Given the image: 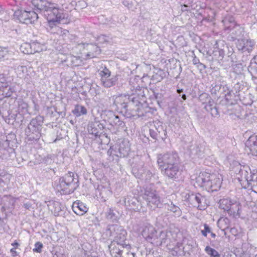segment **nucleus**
Here are the masks:
<instances>
[{
    "mask_svg": "<svg viewBox=\"0 0 257 257\" xmlns=\"http://www.w3.org/2000/svg\"><path fill=\"white\" fill-rule=\"evenodd\" d=\"M211 228L207 224H204V229L201 230V232L204 236H207V233H210Z\"/></svg>",
    "mask_w": 257,
    "mask_h": 257,
    "instance_id": "obj_48",
    "label": "nucleus"
},
{
    "mask_svg": "<svg viewBox=\"0 0 257 257\" xmlns=\"http://www.w3.org/2000/svg\"><path fill=\"white\" fill-rule=\"evenodd\" d=\"M84 47L83 53L88 58H92L96 57L100 53V49L99 47L92 44H82L79 45Z\"/></svg>",
    "mask_w": 257,
    "mask_h": 257,
    "instance_id": "obj_15",
    "label": "nucleus"
},
{
    "mask_svg": "<svg viewBox=\"0 0 257 257\" xmlns=\"http://www.w3.org/2000/svg\"><path fill=\"white\" fill-rule=\"evenodd\" d=\"M12 178V175L8 173L4 174L0 177V185L4 186L5 185L9 184Z\"/></svg>",
    "mask_w": 257,
    "mask_h": 257,
    "instance_id": "obj_35",
    "label": "nucleus"
},
{
    "mask_svg": "<svg viewBox=\"0 0 257 257\" xmlns=\"http://www.w3.org/2000/svg\"><path fill=\"white\" fill-rule=\"evenodd\" d=\"M112 120L113 122L116 125L123 127L125 125L124 122L120 119L118 115H114Z\"/></svg>",
    "mask_w": 257,
    "mask_h": 257,
    "instance_id": "obj_43",
    "label": "nucleus"
},
{
    "mask_svg": "<svg viewBox=\"0 0 257 257\" xmlns=\"http://www.w3.org/2000/svg\"><path fill=\"white\" fill-rule=\"evenodd\" d=\"M181 97H182V98L184 100H186V95H185V94H183V95H182Z\"/></svg>",
    "mask_w": 257,
    "mask_h": 257,
    "instance_id": "obj_63",
    "label": "nucleus"
},
{
    "mask_svg": "<svg viewBox=\"0 0 257 257\" xmlns=\"http://www.w3.org/2000/svg\"><path fill=\"white\" fill-rule=\"evenodd\" d=\"M12 245L15 246V247H17L19 246V244L17 242V241H15V242L13 243Z\"/></svg>",
    "mask_w": 257,
    "mask_h": 257,
    "instance_id": "obj_59",
    "label": "nucleus"
},
{
    "mask_svg": "<svg viewBox=\"0 0 257 257\" xmlns=\"http://www.w3.org/2000/svg\"><path fill=\"white\" fill-rule=\"evenodd\" d=\"M143 197L147 202L148 206L152 210L161 207L162 205L160 197L156 191L151 188H146Z\"/></svg>",
    "mask_w": 257,
    "mask_h": 257,
    "instance_id": "obj_4",
    "label": "nucleus"
},
{
    "mask_svg": "<svg viewBox=\"0 0 257 257\" xmlns=\"http://www.w3.org/2000/svg\"><path fill=\"white\" fill-rule=\"evenodd\" d=\"M229 220L227 218H221L217 221L218 226L223 231L229 227Z\"/></svg>",
    "mask_w": 257,
    "mask_h": 257,
    "instance_id": "obj_31",
    "label": "nucleus"
},
{
    "mask_svg": "<svg viewBox=\"0 0 257 257\" xmlns=\"http://www.w3.org/2000/svg\"><path fill=\"white\" fill-rule=\"evenodd\" d=\"M115 230L116 231V235L114 237L113 241L118 243H125V240L126 236V231L122 228L120 226H116L114 227Z\"/></svg>",
    "mask_w": 257,
    "mask_h": 257,
    "instance_id": "obj_20",
    "label": "nucleus"
},
{
    "mask_svg": "<svg viewBox=\"0 0 257 257\" xmlns=\"http://www.w3.org/2000/svg\"><path fill=\"white\" fill-rule=\"evenodd\" d=\"M245 147L247 148L250 153L255 156L257 154V136H251L245 143Z\"/></svg>",
    "mask_w": 257,
    "mask_h": 257,
    "instance_id": "obj_18",
    "label": "nucleus"
},
{
    "mask_svg": "<svg viewBox=\"0 0 257 257\" xmlns=\"http://www.w3.org/2000/svg\"><path fill=\"white\" fill-rule=\"evenodd\" d=\"M16 247H14V248H12L11 249V252L12 253V254L13 256H15L16 255H17V251H16Z\"/></svg>",
    "mask_w": 257,
    "mask_h": 257,
    "instance_id": "obj_57",
    "label": "nucleus"
},
{
    "mask_svg": "<svg viewBox=\"0 0 257 257\" xmlns=\"http://www.w3.org/2000/svg\"><path fill=\"white\" fill-rule=\"evenodd\" d=\"M205 251L210 257H220V254L217 250L209 246L205 247Z\"/></svg>",
    "mask_w": 257,
    "mask_h": 257,
    "instance_id": "obj_37",
    "label": "nucleus"
},
{
    "mask_svg": "<svg viewBox=\"0 0 257 257\" xmlns=\"http://www.w3.org/2000/svg\"><path fill=\"white\" fill-rule=\"evenodd\" d=\"M219 207L228 212L230 215H234L239 210V203L229 199H222L219 202Z\"/></svg>",
    "mask_w": 257,
    "mask_h": 257,
    "instance_id": "obj_7",
    "label": "nucleus"
},
{
    "mask_svg": "<svg viewBox=\"0 0 257 257\" xmlns=\"http://www.w3.org/2000/svg\"><path fill=\"white\" fill-rule=\"evenodd\" d=\"M232 34L235 36L239 37L242 35L243 29L238 25H235V27H233L232 29Z\"/></svg>",
    "mask_w": 257,
    "mask_h": 257,
    "instance_id": "obj_38",
    "label": "nucleus"
},
{
    "mask_svg": "<svg viewBox=\"0 0 257 257\" xmlns=\"http://www.w3.org/2000/svg\"><path fill=\"white\" fill-rule=\"evenodd\" d=\"M227 48L223 41H216L212 52L214 59L218 60H222L224 57L225 50Z\"/></svg>",
    "mask_w": 257,
    "mask_h": 257,
    "instance_id": "obj_10",
    "label": "nucleus"
},
{
    "mask_svg": "<svg viewBox=\"0 0 257 257\" xmlns=\"http://www.w3.org/2000/svg\"><path fill=\"white\" fill-rule=\"evenodd\" d=\"M98 125L97 123L91 122L89 123L88 125V131L89 134L97 136L99 134L98 129L97 128V126Z\"/></svg>",
    "mask_w": 257,
    "mask_h": 257,
    "instance_id": "obj_33",
    "label": "nucleus"
},
{
    "mask_svg": "<svg viewBox=\"0 0 257 257\" xmlns=\"http://www.w3.org/2000/svg\"><path fill=\"white\" fill-rule=\"evenodd\" d=\"M178 159L177 154L173 152L160 154L157 157V163L159 168L163 171L165 168L178 164Z\"/></svg>",
    "mask_w": 257,
    "mask_h": 257,
    "instance_id": "obj_5",
    "label": "nucleus"
},
{
    "mask_svg": "<svg viewBox=\"0 0 257 257\" xmlns=\"http://www.w3.org/2000/svg\"><path fill=\"white\" fill-rule=\"evenodd\" d=\"M67 61H70L73 66H78L81 63L80 60L74 56H70L67 58Z\"/></svg>",
    "mask_w": 257,
    "mask_h": 257,
    "instance_id": "obj_40",
    "label": "nucleus"
},
{
    "mask_svg": "<svg viewBox=\"0 0 257 257\" xmlns=\"http://www.w3.org/2000/svg\"><path fill=\"white\" fill-rule=\"evenodd\" d=\"M190 154L193 157H201L204 154V149L202 146L194 144L190 147Z\"/></svg>",
    "mask_w": 257,
    "mask_h": 257,
    "instance_id": "obj_23",
    "label": "nucleus"
},
{
    "mask_svg": "<svg viewBox=\"0 0 257 257\" xmlns=\"http://www.w3.org/2000/svg\"><path fill=\"white\" fill-rule=\"evenodd\" d=\"M72 209L73 211L77 215H82L87 211L88 208L81 202H74Z\"/></svg>",
    "mask_w": 257,
    "mask_h": 257,
    "instance_id": "obj_24",
    "label": "nucleus"
},
{
    "mask_svg": "<svg viewBox=\"0 0 257 257\" xmlns=\"http://www.w3.org/2000/svg\"><path fill=\"white\" fill-rule=\"evenodd\" d=\"M156 231V230L153 225L147 224L144 226L142 231V235L147 241L153 243L154 239L156 238V236H155Z\"/></svg>",
    "mask_w": 257,
    "mask_h": 257,
    "instance_id": "obj_16",
    "label": "nucleus"
},
{
    "mask_svg": "<svg viewBox=\"0 0 257 257\" xmlns=\"http://www.w3.org/2000/svg\"><path fill=\"white\" fill-rule=\"evenodd\" d=\"M248 169L249 172L245 169L240 170L239 181L243 188L247 189L250 187L252 191L257 193V171L253 170L251 172L249 168Z\"/></svg>",
    "mask_w": 257,
    "mask_h": 257,
    "instance_id": "obj_3",
    "label": "nucleus"
},
{
    "mask_svg": "<svg viewBox=\"0 0 257 257\" xmlns=\"http://www.w3.org/2000/svg\"><path fill=\"white\" fill-rule=\"evenodd\" d=\"M130 202L131 203L132 205H133V206L131 208L132 209H133L135 211L139 210V209L138 208V207L136 206V205L137 203H139V202L136 199H135L134 201L133 200H132Z\"/></svg>",
    "mask_w": 257,
    "mask_h": 257,
    "instance_id": "obj_51",
    "label": "nucleus"
},
{
    "mask_svg": "<svg viewBox=\"0 0 257 257\" xmlns=\"http://www.w3.org/2000/svg\"><path fill=\"white\" fill-rule=\"evenodd\" d=\"M163 171H164L166 176L173 180L179 179L182 174V170L178 164L165 168Z\"/></svg>",
    "mask_w": 257,
    "mask_h": 257,
    "instance_id": "obj_14",
    "label": "nucleus"
},
{
    "mask_svg": "<svg viewBox=\"0 0 257 257\" xmlns=\"http://www.w3.org/2000/svg\"><path fill=\"white\" fill-rule=\"evenodd\" d=\"M166 236V233L165 231H159V237L160 241L159 244H162L163 242H165V239Z\"/></svg>",
    "mask_w": 257,
    "mask_h": 257,
    "instance_id": "obj_50",
    "label": "nucleus"
},
{
    "mask_svg": "<svg viewBox=\"0 0 257 257\" xmlns=\"http://www.w3.org/2000/svg\"><path fill=\"white\" fill-rule=\"evenodd\" d=\"M54 209H51L55 216L59 215V213L61 211V204L58 202H54L52 205Z\"/></svg>",
    "mask_w": 257,
    "mask_h": 257,
    "instance_id": "obj_39",
    "label": "nucleus"
},
{
    "mask_svg": "<svg viewBox=\"0 0 257 257\" xmlns=\"http://www.w3.org/2000/svg\"><path fill=\"white\" fill-rule=\"evenodd\" d=\"M225 29L231 30L236 24L234 19L231 16L226 17L222 21Z\"/></svg>",
    "mask_w": 257,
    "mask_h": 257,
    "instance_id": "obj_27",
    "label": "nucleus"
},
{
    "mask_svg": "<svg viewBox=\"0 0 257 257\" xmlns=\"http://www.w3.org/2000/svg\"><path fill=\"white\" fill-rule=\"evenodd\" d=\"M199 66H200L201 69H205L206 67L203 64L201 63H200L199 64V65L198 66V67H199Z\"/></svg>",
    "mask_w": 257,
    "mask_h": 257,
    "instance_id": "obj_60",
    "label": "nucleus"
},
{
    "mask_svg": "<svg viewBox=\"0 0 257 257\" xmlns=\"http://www.w3.org/2000/svg\"><path fill=\"white\" fill-rule=\"evenodd\" d=\"M167 209L173 212L174 216L179 217L182 214V211L180 208L174 204L172 202L170 204H167Z\"/></svg>",
    "mask_w": 257,
    "mask_h": 257,
    "instance_id": "obj_28",
    "label": "nucleus"
},
{
    "mask_svg": "<svg viewBox=\"0 0 257 257\" xmlns=\"http://www.w3.org/2000/svg\"><path fill=\"white\" fill-rule=\"evenodd\" d=\"M106 37L105 36H101L99 37V40L100 41V42H102V41H107L106 40Z\"/></svg>",
    "mask_w": 257,
    "mask_h": 257,
    "instance_id": "obj_58",
    "label": "nucleus"
},
{
    "mask_svg": "<svg viewBox=\"0 0 257 257\" xmlns=\"http://www.w3.org/2000/svg\"><path fill=\"white\" fill-rule=\"evenodd\" d=\"M118 150L120 156L124 157L127 156L130 151L129 142L127 141H123L119 145Z\"/></svg>",
    "mask_w": 257,
    "mask_h": 257,
    "instance_id": "obj_26",
    "label": "nucleus"
},
{
    "mask_svg": "<svg viewBox=\"0 0 257 257\" xmlns=\"http://www.w3.org/2000/svg\"><path fill=\"white\" fill-rule=\"evenodd\" d=\"M184 198L193 207H197L200 210H204L206 207V199L200 193L189 192L186 194Z\"/></svg>",
    "mask_w": 257,
    "mask_h": 257,
    "instance_id": "obj_6",
    "label": "nucleus"
},
{
    "mask_svg": "<svg viewBox=\"0 0 257 257\" xmlns=\"http://www.w3.org/2000/svg\"><path fill=\"white\" fill-rule=\"evenodd\" d=\"M40 117H37L35 118L32 119L30 122L29 124V128H33L34 126H37L38 127H41V124L40 122V120H39Z\"/></svg>",
    "mask_w": 257,
    "mask_h": 257,
    "instance_id": "obj_42",
    "label": "nucleus"
},
{
    "mask_svg": "<svg viewBox=\"0 0 257 257\" xmlns=\"http://www.w3.org/2000/svg\"><path fill=\"white\" fill-rule=\"evenodd\" d=\"M49 24L57 23L59 24H68L69 19H68V14L63 12V10L59 9L57 5L51 3L44 13Z\"/></svg>",
    "mask_w": 257,
    "mask_h": 257,
    "instance_id": "obj_2",
    "label": "nucleus"
},
{
    "mask_svg": "<svg viewBox=\"0 0 257 257\" xmlns=\"http://www.w3.org/2000/svg\"><path fill=\"white\" fill-rule=\"evenodd\" d=\"M31 4L35 10L39 12H43L44 13L51 3L46 0H32Z\"/></svg>",
    "mask_w": 257,
    "mask_h": 257,
    "instance_id": "obj_17",
    "label": "nucleus"
},
{
    "mask_svg": "<svg viewBox=\"0 0 257 257\" xmlns=\"http://www.w3.org/2000/svg\"><path fill=\"white\" fill-rule=\"evenodd\" d=\"M213 101L209 97L207 104L204 106L205 109L208 111H210L214 106H213Z\"/></svg>",
    "mask_w": 257,
    "mask_h": 257,
    "instance_id": "obj_49",
    "label": "nucleus"
},
{
    "mask_svg": "<svg viewBox=\"0 0 257 257\" xmlns=\"http://www.w3.org/2000/svg\"><path fill=\"white\" fill-rule=\"evenodd\" d=\"M100 189V195L102 198H106L111 194V192L108 188H102Z\"/></svg>",
    "mask_w": 257,
    "mask_h": 257,
    "instance_id": "obj_46",
    "label": "nucleus"
},
{
    "mask_svg": "<svg viewBox=\"0 0 257 257\" xmlns=\"http://www.w3.org/2000/svg\"><path fill=\"white\" fill-rule=\"evenodd\" d=\"M55 23H51V24H49V26L50 29L49 31L52 34H58L61 33V28L59 26H56Z\"/></svg>",
    "mask_w": 257,
    "mask_h": 257,
    "instance_id": "obj_41",
    "label": "nucleus"
},
{
    "mask_svg": "<svg viewBox=\"0 0 257 257\" xmlns=\"http://www.w3.org/2000/svg\"><path fill=\"white\" fill-rule=\"evenodd\" d=\"M20 50L24 54H32L31 43H24L20 46Z\"/></svg>",
    "mask_w": 257,
    "mask_h": 257,
    "instance_id": "obj_32",
    "label": "nucleus"
},
{
    "mask_svg": "<svg viewBox=\"0 0 257 257\" xmlns=\"http://www.w3.org/2000/svg\"><path fill=\"white\" fill-rule=\"evenodd\" d=\"M108 247L112 257H120L122 255L123 248L125 247L129 249L131 248V246L128 244L118 243L114 241H112Z\"/></svg>",
    "mask_w": 257,
    "mask_h": 257,
    "instance_id": "obj_12",
    "label": "nucleus"
},
{
    "mask_svg": "<svg viewBox=\"0 0 257 257\" xmlns=\"http://www.w3.org/2000/svg\"><path fill=\"white\" fill-rule=\"evenodd\" d=\"M118 80V77L117 75L112 76L111 77H108V78L103 79L101 81V84L105 88H110L113 86H114Z\"/></svg>",
    "mask_w": 257,
    "mask_h": 257,
    "instance_id": "obj_25",
    "label": "nucleus"
},
{
    "mask_svg": "<svg viewBox=\"0 0 257 257\" xmlns=\"http://www.w3.org/2000/svg\"><path fill=\"white\" fill-rule=\"evenodd\" d=\"M102 70H99V74L101 77L100 81L103 80V79L108 78L111 76L110 71L106 68V67H102Z\"/></svg>",
    "mask_w": 257,
    "mask_h": 257,
    "instance_id": "obj_34",
    "label": "nucleus"
},
{
    "mask_svg": "<svg viewBox=\"0 0 257 257\" xmlns=\"http://www.w3.org/2000/svg\"><path fill=\"white\" fill-rule=\"evenodd\" d=\"M210 233H211V236L212 237L215 238L216 237V235L215 233L212 232L211 231Z\"/></svg>",
    "mask_w": 257,
    "mask_h": 257,
    "instance_id": "obj_62",
    "label": "nucleus"
},
{
    "mask_svg": "<svg viewBox=\"0 0 257 257\" xmlns=\"http://www.w3.org/2000/svg\"><path fill=\"white\" fill-rule=\"evenodd\" d=\"M41 127L37 126L33 127V128H29V125L28 126L26 130V133L28 136L29 137V139L31 140H39L40 138V131Z\"/></svg>",
    "mask_w": 257,
    "mask_h": 257,
    "instance_id": "obj_22",
    "label": "nucleus"
},
{
    "mask_svg": "<svg viewBox=\"0 0 257 257\" xmlns=\"http://www.w3.org/2000/svg\"><path fill=\"white\" fill-rule=\"evenodd\" d=\"M7 172L4 171V170H0V177H1L3 175H4V174H6Z\"/></svg>",
    "mask_w": 257,
    "mask_h": 257,
    "instance_id": "obj_61",
    "label": "nucleus"
},
{
    "mask_svg": "<svg viewBox=\"0 0 257 257\" xmlns=\"http://www.w3.org/2000/svg\"><path fill=\"white\" fill-rule=\"evenodd\" d=\"M195 183L198 187H204L208 191H216L220 188L222 177L219 173L210 174L201 172L195 177Z\"/></svg>",
    "mask_w": 257,
    "mask_h": 257,
    "instance_id": "obj_1",
    "label": "nucleus"
},
{
    "mask_svg": "<svg viewBox=\"0 0 257 257\" xmlns=\"http://www.w3.org/2000/svg\"><path fill=\"white\" fill-rule=\"evenodd\" d=\"M62 181L64 180L67 182L68 186H70L71 188L76 189L78 186V180L77 175L75 176L74 173L72 172H69L66 174L62 177Z\"/></svg>",
    "mask_w": 257,
    "mask_h": 257,
    "instance_id": "obj_19",
    "label": "nucleus"
},
{
    "mask_svg": "<svg viewBox=\"0 0 257 257\" xmlns=\"http://www.w3.org/2000/svg\"><path fill=\"white\" fill-rule=\"evenodd\" d=\"M43 247V244L41 242L38 241L35 244V247L33 249L34 252L41 253L42 249Z\"/></svg>",
    "mask_w": 257,
    "mask_h": 257,
    "instance_id": "obj_45",
    "label": "nucleus"
},
{
    "mask_svg": "<svg viewBox=\"0 0 257 257\" xmlns=\"http://www.w3.org/2000/svg\"><path fill=\"white\" fill-rule=\"evenodd\" d=\"M60 37H62V38L64 40H66L69 38V32L68 30L66 29H62L61 28V33L57 34Z\"/></svg>",
    "mask_w": 257,
    "mask_h": 257,
    "instance_id": "obj_47",
    "label": "nucleus"
},
{
    "mask_svg": "<svg viewBox=\"0 0 257 257\" xmlns=\"http://www.w3.org/2000/svg\"><path fill=\"white\" fill-rule=\"evenodd\" d=\"M72 112L76 116L78 117L82 115L86 114L87 110L84 106L80 105H76L73 110Z\"/></svg>",
    "mask_w": 257,
    "mask_h": 257,
    "instance_id": "obj_29",
    "label": "nucleus"
},
{
    "mask_svg": "<svg viewBox=\"0 0 257 257\" xmlns=\"http://www.w3.org/2000/svg\"><path fill=\"white\" fill-rule=\"evenodd\" d=\"M114 102L116 105H119L121 109L126 112L132 111V107L134 106L133 101H131L130 96L127 95H120L116 97Z\"/></svg>",
    "mask_w": 257,
    "mask_h": 257,
    "instance_id": "obj_9",
    "label": "nucleus"
},
{
    "mask_svg": "<svg viewBox=\"0 0 257 257\" xmlns=\"http://www.w3.org/2000/svg\"><path fill=\"white\" fill-rule=\"evenodd\" d=\"M31 204L30 202H26L24 204V206L27 209H30L31 208Z\"/></svg>",
    "mask_w": 257,
    "mask_h": 257,
    "instance_id": "obj_56",
    "label": "nucleus"
},
{
    "mask_svg": "<svg viewBox=\"0 0 257 257\" xmlns=\"http://www.w3.org/2000/svg\"><path fill=\"white\" fill-rule=\"evenodd\" d=\"M38 19V14L34 11H23L19 16V20L23 23L26 24L34 23Z\"/></svg>",
    "mask_w": 257,
    "mask_h": 257,
    "instance_id": "obj_11",
    "label": "nucleus"
},
{
    "mask_svg": "<svg viewBox=\"0 0 257 257\" xmlns=\"http://www.w3.org/2000/svg\"><path fill=\"white\" fill-rule=\"evenodd\" d=\"M67 182L64 180L62 181V178L59 179V184L57 185V189L59 191H62L63 193L70 194L74 191L75 188H71V186H68Z\"/></svg>",
    "mask_w": 257,
    "mask_h": 257,
    "instance_id": "obj_21",
    "label": "nucleus"
},
{
    "mask_svg": "<svg viewBox=\"0 0 257 257\" xmlns=\"http://www.w3.org/2000/svg\"><path fill=\"white\" fill-rule=\"evenodd\" d=\"M154 126L150 129V134L151 137L155 139H159L164 140L167 137V132L163 126L160 121H155L154 122Z\"/></svg>",
    "mask_w": 257,
    "mask_h": 257,
    "instance_id": "obj_8",
    "label": "nucleus"
},
{
    "mask_svg": "<svg viewBox=\"0 0 257 257\" xmlns=\"http://www.w3.org/2000/svg\"><path fill=\"white\" fill-rule=\"evenodd\" d=\"M8 86V83L5 74H0V87L7 88Z\"/></svg>",
    "mask_w": 257,
    "mask_h": 257,
    "instance_id": "obj_44",
    "label": "nucleus"
},
{
    "mask_svg": "<svg viewBox=\"0 0 257 257\" xmlns=\"http://www.w3.org/2000/svg\"><path fill=\"white\" fill-rule=\"evenodd\" d=\"M193 63L194 65L199 64L200 63L199 60L196 58V56H194L193 60H192Z\"/></svg>",
    "mask_w": 257,
    "mask_h": 257,
    "instance_id": "obj_55",
    "label": "nucleus"
},
{
    "mask_svg": "<svg viewBox=\"0 0 257 257\" xmlns=\"http://www.w3.org/2000/svg\"><path fill=\"white\" fill-rule=\"evenodd\" d=\"M255 43L250 39H242L237 40L236 47L239 51L250 53L253 50Z\"/></svg>",
    "mask_w": 257,
    "mask_h": 257,
    "instance_id": "obj_13",
    "label": "nucleus"
},
{
    "mask_svg": "<svg viewBox=\"0 0 257 257\" xmlns=\"http://www.w3.org/2000/svg\"><path fill=\"white\" fill-rule=\"evenodd\" d=\"M31 43V49L32 50V54L35 53H38L43 50L44 46L37 42H33Z\"/></svg>",
    "mask_w": 257,
    "mask_h": 257,
    "instance_id": "obj_36",
    "label": "nucleus"
},
{
    "mask_svg": "<svg viewBox=\"0 0 257 257\" xmlns=\"http://www.w3.org/2000/svg\"><path fill=\"white\" fill-rule=\"evenodd\" d=\"M155 236H156V238L154 239L153 242H155L156 243H159L160 241V237H159V232H158V231L156 230V233L155 234Z\"/></svg>",
    "mask_w": 257,
    "mask_h": 257,
    "instance_id": "obj_54",
    "label": "nucleus"
},
{
    "mask_svg": "<svg viewBox=\"0 0 257 257\" xmlns=\"http://www.w3.org/2000/svg\"><path fill=\"white\" fill-rule=\"evenodd\" d=\"M177 92L178 93L180 94L182 92H183V89H177Z\"/></svg>",
    "mask_w": 257,
    "mask_h": 257,
    "instance_id": "obj_64",
    "label": "nucleus"
},
{
    "mask_svg": "<svg viewBox=\"0 0 257 257\" xmlns=\"http://www.w3.org/2000/svg\"><path fill=\"white\" fill-rule=\"evenodd\" d=\"M15 70L18 77L21 78H22L25 76V74L27 71V67L25 66L22 65H15Z\"/></svg>",
    "mask_w": 257,
    "mask_h": 257,
    "instance_id": "obj_30",
    "label": "nucleus"
},
{
    "mask_svg": "<svg viewBox=\"0 0 257 257\" xmlns=\"http://www.w3.org/2000/svg\"><path fill=\"white\" fill-rule=\"evenodd\" d=\"M212 116L214 117L217 116L219 115V113L217 108L214 106L213 108L210 111Z\"/></svg>",
    "mask_w": 257,
    "mask_h": 257,
    "instance_id": "obj_52",
    "label": "nucleus"
},
{
    "mask_svg": "<svg viewBox=\"0 0 257 257\" xmlns=\"http://www.w3.org/2000/svg\"><path fill=\"white\" fill-rule=\"evenodd\" d=\"M7 54V52L6 49L3 50L0 47V59L4 58Z\"/></svg>",
    "mask_w": 257,
    "mask_h": 257,
    "instance_id": "obj_53",
    "label": "nucleus"
}]
</instances>
